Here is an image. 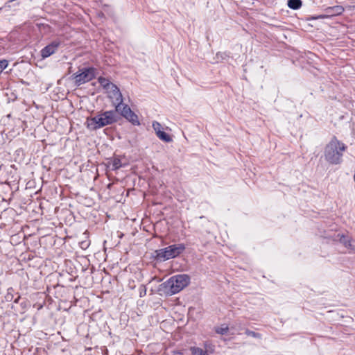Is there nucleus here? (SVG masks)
I'll use <instances>...</instances> for the list:
<instances>
[{
    "mask_svg": "<svg viewBox=\"0 0 355 355\" xmlns=\"http://www.w3.org/2000/svg\"><path fill=\"white\" fill-rule=\"evenodd\" d=\"M346 146L334 137L324 148L325 159L331 164H339L342 162L343 152Z\"/></svg>",
    "mask_w": 355,
    "mask_h": 355,
    "instance_id": "nucleus-1",
    "label": "nucleus"
},
{
    "mask_svg": "<svg viewBox=\"0 0 355 355\" xmlns=\"http://www.w3.org/2000/svg\"><path fill=\"white\" fill-rule=\"evenodd\" d=\"M190 282V277L188 275H177L171 277L160 285V291H164L168 295H173L179 293L185 288Z\"/></svg>",
    "mask_w": 355,
    "mask_h": 355,
    "instance_id": "nucleus-2",
    "label": "nucleus"
},
{
    "mask_svg": "<svg viewBox=\"0 0 355 355\" xmlns=\"http://www.w3.org/2000/svg\"><path fill=\"white\" fill-rule=\"evenodd\" d=\"M115 110L105 111L96 116L87 119V128L96 130L104 126L113 124L118 121L119 115Z\"/></svg>",
    "mask_w": 355,
    "mask_h": 355,
    "instance_id": "nucleus-3",
    "label": "nucleus"
},
{
    "mask_svg": "<svg viewBox=\"0 0 355 355\" xmlns=\"http://www.w3.org/2000/svg\"><path fill=\"white\" fill-rule=\"evenodd\" d=\"M185 249L186 246L184 243L171 245L166 248L155 250L153 256L155 260L164 261L178 257Z\"/></svg>",
    "mask_w": 355,
    "mask_h": 355,
    "instance_id": "nucleus-4",
    "label": "nucleus"
},
{
    "mask_svg": "<svg viewBox=\"0 0 355 355\" xmlns=\"http://www.w3.org/2000/svg\"><path fill=\"white\" fill-rule=\"evenodd\" d=\"M107 92L108 93V97L112 99V103L115 106L116 110L120 111L121 107L123 105V98L119 87L116 85H114Z\"/></svg>",
    "mask_w": 355,
    "mask_h": 355,
    "instance_id": "nucleus-5",
    "label": "nucleus"
},
{
    "mask_svg": "<svg viewBox=\"0 0 355 355\" xmlns=\"http://www.w3.org/2000/svg\"><path fill=\"white\" fill-rule=\"evenodd\" d=\"M94 69L89 67L83 68L80 73L76 75V83L78 85H80L83 83L89 82L94 77Z\"/></svg>",
    "mask_w": 355,
    "mask_h": 355,
    "instance_id": "nucleus-6",
    "label": "nucleus"
},
{
    "mask_svg": "<svg viewBox=\"0 0 355 355\" xmlns=\"http://www.w3.org/2000/svg\"><path fill=\"white\" fill-rule=\"evenodd\" d=\"M118 112H119L122 116L125 118L133 125H139L137 115L131 110L128 105L123 103V105L121 107V110L118 111L117 113Z\"/></svg>",
    "mask_w": 355,
    "mask_h": 355,
    "instance_id": "nucleus-7",
    "label": "nucleus"
},
{
    "mask_svg": "<svg viewBox=\"0 0 355 355\" xmlns=\"http://www.w3.org/2000/svg\"><path fill=\"white\" fill-rule=\"evenodd\" d=\"M61 41L60 40H55L52 41L40 51L42 58L45 59L54 54L58 50Z\"/></svg>",
    "mask_w": 355,
    "mask_h": 355,
    "instance_id": "nucleus-8",
    "label": "nucleus"
},
{
    "mask_svg": "<svg viewBox=\"0 0 355 355\" xmlns=\"http://www.w3.org/2000/svg\"><path fill=\"white\" fill-rule=\"evenodd\" d=\"M344 11V8L341 6H335L332 7H328L325 9V12L327 16H336L342 14Z\"/></svg>",
    "mask_w": 355,
    "mask_h": 355,
    "instance_id": "nucleus-9",
    "label": "nucleus"
},
{
    "mask_svg": "<svg viewBox=\"0 0 355 355\" xmlns=\"http://www.w3.org/2000/svg\"><path fill=\"white\" fill-rule=\"evenodd\" d=\"M98 83H100V85L105 89H106V91L109 90L112 85H114V84L112 83L111 82L109 81V80L106 79L104 77H99L98 79Z\"/></svg>",
    "mask_w": 355,
    "mask_h": 355,
    "instance_id": "nucleus-10",
    "label": "nucleus"
},
{
    "mask_svg": "<svg viewBox=\"0 0 355 355\" xmlns=\"http://www.w3.org/2000/svg\"><path fill=\"white\" fill-rule=\"evenodd\" d=\"M288 6L293 10H297L302 6L301 0H288Z\"/></svg>",
    "mask_w": 355,
    "mask_h": 355,
    "instance_id": "nucleus-11",
    "label": "nucleus"
},
{
    "mask_svg": "<svg viewBox=\"0 0 355 355\" xmlns=\"http://www.w3.org/2000/svg\"><path fill=\"white\" fill-rule=\"evenodd\" d=\"M156 135L159 137V139H160L161 140H162L165 142L172 141V139L170 137V135L162 130L160 131L159 132H158L157 134H156Z\"/></svg>",
    "mask_w": 355,
    "mask_h": 355,
    "instance_id": "nucleus-12",
    "label": "nucleus"
},
{
    "mask_svg": "<svg viewBox=\"0 0 355 355\" xmlns=\"http://www.w3.org/2000/svg\"><path fill=\"white\" fill-rule=\"evenodd\" d=\"M112 170H116L121 168L123 164L119 157H114L112 162L110 163Z\"/></svg>",
    "mask_w": 355,
    "mask_h": 355,
    "instance_id": "nucleus-13",
    "label": "nucleus"
},
{
    "mask_svg": "<svg viewBox=\"0 0 355 355\" xmlns=\"http://www.w3.org/2000/svg\"><path fill=\"white\" fill-rule=\"evenodd\" d=\"M190 351L192 355H207V351L196 347H191Z\"/></svg>",
    "mask_w": 355,
    "mask_h": 355,
    "instance_id": "nucleus-14",
    "label": "nucleus"
},
{
    "mask_svg": "<svg viewBox=\"0 0 355 355\" xmlns=\"http://www.w3.org/2000/svg\"><path fill=\"white\" fill-rule=\"evenodd\" d=\"M228 327L226 326V325H223L220 327H217L216 329V332L218 334H221V335H224L225 334H227V332L228 331Z\"/></svg>",
    "mask_w": 355,
    "mask_h": 355,
    "instance_id": "nucleus-15",
    "label": "nucleus"
},
{
    "mask_svg": "<svg viewBox=\"0 0 355 355\" xmlns=\"http://www.w3.org/2000/svg\"><path fill=\"white\" fill-rule=\"evenodd\" d=\"M153 128L156 134H157L158 132L162 131V125L157 121H154L153 123Z\"/></svg>",
    "mask_w": 355,
    "mask_h": 355,
    "instance_id": "nucleus-16",
    "label": "nucleus"
},
{
    "mask_svg": "<svg viewBox=\"0 0 355 355\" xmlns=\"http://www.w3.org/2000/svg\"><path fill=\"white\" fill-rule=\"evenodd\" d=\"M8 65V61L7 60H0V74Z\"/></svg>",
    "mask_w": 355,
    "mask_h": 355,
    "instance_id": "nucleus-17",
    "label": "nucleus"
},
{
    "mask_svg": "<svg viewBox=\"0 0 355 355\" xmlns=\"http://www.w3.org/2000/svg\"><path fill=\"white\" fill-rule=\"evenodd\" d=\"M245 334L248 336H252L254 338H261V337L260 334L254 332L253 331L248 330V329L246 330Z\"/></svg>",
    "mask_w": 355,
    "mask_h": 355,
    "instance_id": "nucleus-18",
    "label": "nucleus"
},
{
    "mask_svg": "<svg viewBox=\"0 0 355 355\" xmlns=\"http://www.w3.org/2000/svg\"><path fill=\"white\" fill-rule=\"evenodd\" d=\"M11 291H12V288H10L8 289V293L7 295H6V301H12V298H13V295L11 293Z\"/></svg>",
    "mask_w": 355,
    "mask_h": 355,
    "instance_id": "nucleus-19",
    "label": "nucleus"
},
{
    "mask_svg": "<svg viewBox=\"0 0 355 355\" xmlns=\"http://www.w3.org/2000/svg\"><path fill=\"white\" fill-rule=\"evenodd\" d=\"M146 286L144 285H141V286L139 287V295H140V297H143V296L146 295Z\"/></svg>",
    "mask_w": 355,
    "mask_h": 355,
    "instance_id": "nucleus-20",
    "label": "nucleus"
},
{
    "mask_svg": "<svg viewBox=\"0 0 355 355\" xmlns=\"http://www.w3.org/2000/svg\"><path fill=\"white\" fill-rule=\"evenodd\" d=\"M341 242H343L346 247L351 246L350 242L347 241V238L343 236L342 239H340Z\"/></svg>",
    "mask_w": 355,
    "mask_h": 355,
    "instance_id": "nucleus-21",
    "label": "nucleus"
},
{
    "mask_svg": "<svg viewBox=\"0 0 355 355\" xmlns=\"http://www.w3.org/2000/svg\"><path fill=\"white\" fill-rule=\"evenodd\" d=\"M172 355H184V354L180 351H174V352H173Z\"/></svg>",
    "mask_w": 355,
    "mask_h": 355,
    "instance_id": "nucleus-22",
    "label": "nucleus"
},
{
    "mask_svg": "<svg viewBox=\"0 0 355 355\" xmlns=\"http://www.w3.org/2000/svg\"><path fill=\"white\" fill-rule=\"evenodd\" d=\"M19 298H20V297H18L17 299H15V300H14V302H15V303H18V302H19Z\"/></svg>",
    "mask_w": 355,
    "mask_h": 355,
    "instance_id": "nucleus-23",
    "label": "nucleus"
},
{
    "mask_svg": "<svg viewBox=\"0 0 355 355\" xmlns=\"http://www.w3.org/2000/svg\"><path fill=\"white\" fill-rule=\"evenodd\" d=\"M325 17V15H320L318 18H321V19H323Z\"/></svg>",
    "mask_w": 355,
    "mask_h": 355,
    "instance_id": "nucleus-24",
    "label": "nucleus"
},
{
    "mask_svg": "<svg viewBox=\"0 0 355 355\" xmlns=\"http://www.w3.org/2000/svg\"><path fill=\"white\" fill-rule=\"evenodd\" d=\"M354 181H355V173H354Z\"/></svg>",
    "mask_w": 355,
    "mask_h": 355,
    "instance_id": "nucleus-25",
    "label": "nucleus"
},
{
    "mask_svg": "<svg viewBox=\"0 0 355 355\" xmlns=\"http://www.w3.org/2000/svg\"><path fill=\"white\" fill-rule=\"evenodd\" d=\"M208 355V354H207Z\"/></svg>",
    "mask_w": 355,
    "mask_h": 355,
    "instance_id": "nucleus-26",
    "label": "nucleus"
}]
</instances>
